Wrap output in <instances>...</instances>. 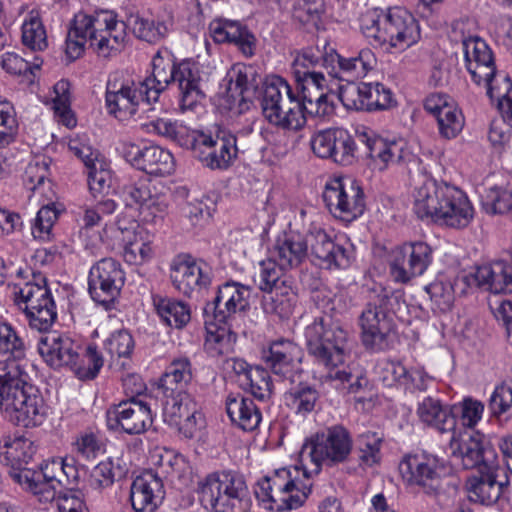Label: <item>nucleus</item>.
Masks as SVG:
<instances>
[{
	"mask_svg": "<svg viewBox=\"0 0 512 512\" xmlns=\"http://www.w3.org/2000/svg\"><path fill=\"white\" fill-rule=\"evenodd\" d=\"M236 141L235 135L225 131L215 136L197 132L190 149L205 167L225 170L237 158Z\"/></svg>",
	"mask_w": 512,
	"mask_h": 512,
	"instance_id": "2eb2a0df",
	"label": "nucleus"
},
{
	"mask_svg": "<svg viewBox=\"0 0 512 512\" xmlns=\"http://www.w3.org/2000/svg\"><path fill=\"white\" fill-rule=\"evenodd\" d=\"M298 295L290 283L280 285L272 292L263 296L261 304L268 314L277 315L280 318H289L295 311Z\"/></svg>",
	"mask_w": 512,
	"mask_h": 512,
	"instance_id": "49530a36",
	"label": "nucleus"
},
{
	"mask_svg": "<svg viewBox=\"0 0 512 512\" xmlns=\"http://www.w3.org/2000/svg\"><path fill=\"white\" fill-rule=\"evenodd\" d=\"M199 500L212 512H245L249 505L247 485L241 475L223 470L199 480Z\"/></svg>",
	"mask_w": 512,
	"mask_h": 512,
	"instance_id": "1a4fd4ad",
	"label": "nucleus"
},
{
	"mask_svg": "<svg viewBox=\"0 0 512 512\" xmlns=\"http://www.w3.org/2000/svg\"><path fill=\"white\" fill-rule=\"evenodd\" d=\"M22 43L32 51H43L48 47L47 33L39 12L31 10L25 17L22 27Z\"/></svg>",
	"mask_w": 512,
	"mask_h": 512,
	"instance_id": "864d4df0",
	"label": "nucleus"
},
{
	"mask_svg": "<svg viewBox=\"0 0 512 512\" xmlns=\"http://www.w3.org/2000/svg\"><path fill=\"white\" fill-rule=\"evenodd\" d=\"M226 411L231 422L244 431L255 430L262 420V414L254 401L241 394L227 396Z\"/></svg>",
	"mask_w": 512,
	"mask_h": 512,
	"instance_id": "ea45409f",
	"label": "nucleus"
},
{
	"mask_svg": "<svg viewBox=\"0 0 512 512\" xmlns=\"http://www.w3.org/2000/svg\"><path fill=\"white\" fill-rule=\"evenodd\" d=\"M38 352L47 366L61 371L64 367V334L52 331L41 337Z\"/></svg>",
	"mask_w": 512,
	"mask_h": 512,
	"instance_id": "5fc2aeb1",
	"label": "nucleus"
},
{
	"mask_svg": "<svg viewBox=\"0 0 512 512\" xmlns=\"http://www.w3.org/2000/svg\"><path fill=\"white\" fill-rule=\"evenodd\" d=\"M66 356V366L82 381L95 379L104 365V359L94 345L78 346L76 351L66 349Z\"/></svg>",
	"mask_w": 512,
	"mask_h": 512,
	"instance_id": "58836bf2",
	"label": "nucleus"
},
{
	"mask_svg": "<svg viewBox=\"0 0 512 512\" xmlns=\"http://www.w3.org/2000/svg\"><path fill=\"white\" fill-rule=\"evenodd\" d=\"M126 25L113 11H101L96 16L82 12L72 19L66 34V60L81 58L87 41L93 52L103 59L116 57L125 47Z\"/></svg>",
	"mask_w": 512,
	"mask_h": 512,
	"instance_id": "7ed1b4c3",
	"label": "nucleus"
},
{
	"mask_svg": "<svg viewBox=\"0 0 512 512\" xmlns=\"http://www.w3.org/2000/svg\"><path fill=\"white\" fill-rule=\"evenodd\" d=\"M129 205H136L142 222L159 224L168 214L169 199L146 180H139L123 188Z\"/></svg>",
	"mask_w": 512,
	"mask_h": 512,
	"instance_id": "6ab92c4d",
	"label": "nucleus"
},
{
	"mask_svg": "<svg viewBox=\"0 0 512 512\" xmlns=\"http://www.w3.org/2000/svg\"><path fill=\"white\" fill-rule=\"evenodd\" d=\"M251 288L239 282H226L219 286L214 298L204 308V317L221 323L229 320L238 312L249 307Z\"/></svg>",
	"mask_w": 512,
	"mask_h": 512,
	"instance_id": "5701e85b",
	"label": "nucleus"
},
{
	"mask_svg": "<svg viewBox=\"0 0 512 512\" xmlns=\"http://www.w3.org/2000/svg\"><path fill=\"white\" fill-rule=\"evenodd\" d=\"M161 479L151 471L137 476L132 482L130 500L136 512H154L163 498Z\"/></svg>",
	"mask_w": 512,
	"mask_h": 512,
	"instance_id": "72a5a7b5",
	"label": "nucleus"
},
{
	"mask_svg": "<svg viewBox=\"0 0 512 512\" xmlns=\"http://www.w3.org/2000/svg\"><path fill=\"white\" fill-rule=\"evenodd\" d=\"M352 447L349 431L341 425H334L307 438L300 456L303 462L310 461L313 464L309 474H318L323 465L333 467L346 462Z\"/></svg>",
	"mask_w": 512,
	"mask_h": 512,
	"instance_id": "9b49d317",
	"label": "nucleus"
},
{
	"mask_svg": "<svg viewBox=\"0 0 512 512\" xmlns=\"http://www.w3.org/2000/svg\"><path fill=\"white\" fill-rule=\"evenodd\" d=\"M170 83L178 86V107L181 113H196L203 108L206 94L202 88L199 64L192 60L176 63L172 54L159 50L152 59V75L141 82L146 101L158 102Z\"/></svg>",
	"mask_w": 512,
	"mask_h": 512,
	"instance_id": "f03ea898",
	"label": "nucleus"
},
{
	"mask_svg": "<svg viewBox=\"0 0 512 512\" xmlns=\"http://www.w3.org/2000/svg\"><path fill=\"white\" fill-rule=\"evenodd\" d=\"M123 22L137 39L150 44L164 40L172 25L163 17L139 11H130Z\"/></svg>",
	"mask_w": 512,
	"mask_h": 512,
	"instance_id": "2f4dec72",
	"label": "nucleus"
},
{
	"mask_svg": "<svg viewBox=\"0 0 512 512\" xmlns=\"http://www.w3.org/2000/svg\"><path fill=\"white\" fill-rule=\"evenodd\" d=\"M365 211V194L362 186L354 179H347V190L341 208L339 219L351 222L360 217Z\"/></svg>",
	"mask_w": 512,
	"mask_h": 512,
	"instance_id": "680f3d73",
	"label": "nucleus"
},
{
	"mask_svg": "<svg viewBox=\"0 0 512 512\" xmlns=\"http://www.w3.org/2000/svg\"><path fill=\"white\" fill-rule=\"evenodd\" d=\"M5 389L2 409L16 426L35 428L43 424L47 410L42 396L27 382L28 374L21 364L5 361Z\"/></svg>",
	"mask_w": 512,
	"mask_h": 512,
	"instance_id": "423d86ee",
	"label": "nucleus"
},
{
	"mask_svg": "<svg viewBox=\"0 0 512 512\" xmlns=\"http://www.w3.org/2000/svg\"><path fill=\"white\" fill-rule=\"evenodd\" d=\"M339 99L348 110H384L393 104L391 90L378 82L342 86Z\"/></svg>",
	"mask_w": 512,
	"mask_h": 512,
	"instance_id": "b1692460",
	"label": "nucleus"
},
{
	"mask_svg": "<svg viewBox=\"0 0 512 512\" xmlns=\"http://www.w3.org/2000/svg\"><path fill=\"white\" fill-rule=\"evenodd\" d=\"M123 154L133 166L152 176H168L175 170L173 155L157 145L140 147L133 143L124 144Z\"/></svg>",
	"mask_w": 512,
	"mask_h": 512,
	"instance_id": "393cba45",
	"label": "nucleus"
},
{
	"mask_svg": "<svg viewBox=\"0 0 512 512\" xmlns=\"http://www.w3.org/2000/svg\"><path fill=\"white\" fill-rule=\"evenodd\" d=\"M84 166L88 170L90 191L94 195L108 193L113 181L110 163L101 155L97 160H93L92 163Z\"/></svg>",
	"mask_w": 512,
	"mask_h": 512,
	"instance_id": "052dcab7",
	"label": "nucleus"
},
{
	"mask_svg": "<svg viewBox=\"0 0 512 512\" xmlns=\"http://www.w3.org/2000/svg\"><path fill=\"white\" fill-rule=\"evenodd\" d=\"M398 292L383 288L373 295L359 316L361 341L373 352L388 350L396 336L394 314L400 305Z\"/></svg>",
	"mask_w": 512,
	"mask_h": 512,
	"instance_id": "0eeeda50",
	"label": "nucleus"
},
{
	"mask_svg": "<svg viewBox=\"0 0 512 512\" xmlns=\"http://www.w3.org/2000/svg\"><path fill=\"white\" fill-rule=\"evenodd\" d=\"M324 69L334 79L346 81L348 85L362 79L377 66L375 53L369 48L361 49L356 56L344 57L331 49L323 58Z\"/></svg>",
	"mask_w": 512,
	"mask_h": 512,
	"instance_id": "4be33fe9",
	"label": "nucleus"
},
{
	"mask_svg": "<svg viewBox=\"0 0 512 512\" xmlns=\"http://www.w3.org/2000/svg\"><path fill=\"white\" fill-rule=\"evenodd\" d=\"M135 223L131 227H123L117 222L116 233L121 234L123 243V258L126 263L140 265L152 258L153 248L147 232L142 228L135 230Z\"/></svg>",
	"mask_w": 512,
	"mask_h": 512,
	"instance_id": "e433bc0d",
	"label": "nucleus"
},
{
	"mask_svg": "<svg viewBox=\"0 0 512 512\" xmlns=\"http://www.w3.org/2000/svg\"><path fill=\"white\" fill-rule=\"evenodd\" d=\"M110 430H121L129 435L144 433L153 422L149 405L136 397L121 401L106 413Z\"/></svg>",
	"mask_w": 512,
	"mask_h": 512,
	"instance_id": "412c9836",
	"label": "nucleus"
},
{
	"mask_svg": "<svg viewBox=\"0 0 512 512\" xmlns=\"http://www.w3.org/2000/svg\"><path fill=\"white\" fill-rule=\"evenodd\" d=\"M152 301L158 316L167 326L182 329L190 322L191 309L187 303L160 295H154Z\"/></svg>",
	"mask_w": 512,
	"mask_h": 512,
	"instance_id": "a18cd8bd",
	"label": "nucleus"
},
{
	"mask_svg": "<svg viewBox=\"0 0 512 512\" xmlns=\"http://www.w3.org/2000/svg\"><path fill=\"white\" fill-rule=\"evenodd\" d=\"M347 179L349 177L338 176L327 180L322 193L324 204L328 211L335 217L342 216L341 208L347 190Z\"/></svg>",
	"mask_w": 512,
	"mask_h": 512,
	"instance_id": "e2e57ef3",
	"label": "nucleus"
},
{
	"mask_svg": "<svg viewBox=\"0 0 512 512\" xmlns=\"http://www.w3.org/2000/svg\"><path fill=\"white\" fill-rule=\"evenodd\" d=\"M413 211L421 220H430L451 228H464L473 218V207L466 194L445 182L438 183L429 174L411 175Z\"/></svg>",
	"mask_w": 512,
	"mask_h": 512,
	"instance_id": "f257e3e1",
	"label": "nucleus"
},
{
	"mask_svg": "<svg viewBox=\"0 0 512 512\" xmlns=\"http://www.w3.org/2000/svg\"><path fill=\"white\" fill-rule=\"evenodd\" d=\"M298 96L305 108L306 114L325 117L333 113V104L328 100V83L324 73L295 79Z\"/></svg>",
	"mask_w": 512,
	"mask_h": 512,
	"instance_id": "c756f323",
	"label": "nucleus"
},
{
	"mask_svg": "<svg viewBox=\"0 0 512 512\" xmlns=\"http://www.w3.org/2000/svg\"><path fill=\"white\" fill-rule=\"evenodd\" d=\"M261 107L265 119L279 128L298 130L306 122L303 103L288 82L280 76L266 81Z\"/></svg>",
	"mask_w": 512,
	"mask_h": 512,
	"instance_id": "9d476101",
	"label": "nucleus"
},
{
	"mask_svg": "<svg viewBox=\"0 0 512 512\" xmlns=\"http://www.w3.org/2000/svg\"><path fill=\"white\" fill-rule=\"evenodd\" d=\"M270 255L278 261L281 268L298 267L307 257V241L299 233H284L276 239Z\"/></svg>",
	"mask_w": 512,
	"mask_h": 512,
	"instance_id": "4c0bfd02",
	"label": "nucleus"
},
{
	"mask_svg": "<svg viewBox=\"0 0 512 512\" xmlns=\"http://www.w3.org/2000/svg\"><path fill=\"white\" fill-rule=\"evenodd\" d=\"M206 339L205 349L212 357L228 355L233 351L236 334L232 332L228 322L221 323L205 317Z\"/></svg>",
	"mask_w": 512,
	"mask_h": 512,
	"instance_id": "79ce46f5",
	"label": "nucleus"
},
{
	"mask_svg": "<svg viewBox=\"0 0 512 512\" xmlns=\"http://www.w3.org/2000/svg\"><path fill=\"white\" fill-rule=\"evenodd\" d=\"M488 454H492V451L483 447L479 436H469L467 439H462L457 450L453 451V456L461 459L463 468L472 469L477 467L478 471L485 470V463L495 462L494 459L488 458Z\"/></svg>",
	"mask_w": 512,
	"mask_h": 512,
	"instance_id": "8fccbe9b",
	"label": "nucleus"
},
{
	"mask_svg": "<svg viewBox=\"0 0 512 512\" xmlns=\"http://www.w3.org/2000/svg\"><path fill=\"white\" fill-rule=\"evenodd\" d=\"M145 87L141 82L124 80L120 75H111L106 85L105 103L107 111L119 121H127L134 117L138 110L149 111L145 108L153 102L146 101Z\"/></svg>",
	"mask_w": 512,
	"mask_h": 512,
	"instance_id": "4468645a",
	"label": "nucleus"
},
{
	"mask_svg": "<svg viewBox=\"0 0 512 512\" xmlns=\"http://www.w3.org/2000/svg\"><path fill=\"white\" fill-rule=\"evenodd\" d=\"M286 268H281L278 261L269 254V257L262 260L259 263V272L255 277V283L258 288L264 292H272L277 287L284 284L290 283L285 277H283V271Z\"/></svg>",
	"mask_w": 512,
	"mask_h": 512,
	"instance_id": "bf43d9fd",
	"label": "nucleus"
},
{
	"mask_svg": "<svg viewBox=\"0 0 512 512\" xmlns=\"http://www.w3.org/2000/svg\"><path fill=\"white\" fill-rule=\"evenodd\" d=\"M302 348L291 340L278 339L272 341L268 347L263 348L261 358L276 376L284 381L294 383L303 374L301 362Z\"/></svg>",
	"mask_w": 512,
	"mask_h": 512,
	"instance_id": "a211bd4d",
	"label": "nucleus"
},
{
	"mask_svg": "<svg viewBox=\"0 0 512 512\" xmlns=\"http://www.w3.org/2000/svg\"><path fill=\"white\" fill-rule=\"evenodd\" d=\"M500 472L502 470L498 464L491 462L485 463V470L477 471L476 474L468 477L465 489L469 500L487 506L494 504L508 484L506 477L505 481L498 479Z\"/></svg>",
	"mask_w": 512,
	"mask_h": 512,
	"instance_id": "cd10ccee",
	"label": "nucleus"
},
{
	"mask_svg": "<svg viewBox=\"0 0 512 512\" xmlns=\"http://www.w3.org/2000/svg\"><path fill=\"white\" fill-rule=\"evenodd\" d=\"M465 66L473 82L481 85L495 76L496 65L493 52L488 44L479 37H469L462 41Z\"/></svg>",
	"mask_w": 512,
	"mask_h": 512,
	"instance_id": "c85d7f7f",
	"label": "nucleus"
},
{
	"mask_svg": "<svg viewBox=\"0 0 512 512\" xmlns=\"http://www.w3.org/2000/svg\"><path fill=\"white\" fill-rule=\"evenodd\" d=\"M432 248L425 242H406L391 252L390 274L394 281L408 283L421 276L432 263Z\"/></svg>",
	"mask_w": 512,
	"mask_h": 512,
	"instance_id": "dca6fc26",
	"label": "nucleus"
},
{
	"mask_svg": "<svg viewBox=\"0 0 512 512\" xmlns=\"http://www.w3.org/2000/svg\"><path fill=\"white\" fill-rule=\"evenodd\" d=\"M290 384L291 387L284 393V403L296 415L306 417L314 411L320 398L319 391L314 385L300 379Z\"/></svg>",
	"mask_w": 512,
	"mask_h": 512,
	"instance_id": "37998d69",
	"label": "nucleus"
},
{
	"mask_svg": "<svg viewBox=\"0 0 512 512\" xmlns=\"http://www.w3.org/2000/svg\"><path fill=\"white\" fill-rule=\"evenodd\" d=\"M209 33L216 43H231L250 57L254 54V36L238 21L215 19L209 24Z\"/></svg>",
	"mask_w": 512,
	"mask_h": 512,
	"instance_id": "c9c22d12",
	"label": "nucleus"
},
{
	"mask_svg": "<svg viewBox=\"0 0 512 512\" xmlns=\"http://www.w3.org/2000/svg\"><path fill=\"white\" fill-rule=\"evenodd\" d=\"M375 372L378 379L387 387L407 384V368L400 361L381 360L377 363Z\"/></svg>",
	"mask_w": 512,
	"mask_h": 512,
	"instance_id": "774afa93",
	"label": "nucleus"
},
{
	"mask_svg": "<svg viewBox=\"0 0 512 512\" xmlns=\"http://www.w3.org/2000/svg\"><path fill=\"white\" fill-rule=\"evenodd\" d=\"M85 475L86 470L84 467L66 463V479L69 485L66 486V506L68 505V512H88L83 499V493L78 487L82 477Z\"/></svg>",
	"mask_w": 512,
	"mask_h": 512,
	"instance_id": "13d9d810",
	"label": "nucleus"
},
{
	"mask_svg": "<svg viewBox=\"0 0 512 512\" xmlns=\"http://www.w3.org/2000/svg\"><path fill=\"white\" fill-rule=\"evenodd\" d=\"M360 29L370 44L389 52L404 51L421 37L417 19L401 7L367 10L360 17Z\"/></svg>",
	"mask_w": 512,
	"mask_h": 512,
	"instance_id": "39448f33",
	"label": "nucleus"
},
{
	"mask_svg": "<svg viewBox=\"0 0 512 512\" xmlns=\"http://www.w3.org/2000/svg\"><path fill=\"white\" fill-rule=\"evenodd\" d=\"M301 471L297 466L281 468L273 475L258 482L256 497L269 503V509L284 511L297 509L303 505L311 492L310 474L306 468L302 470L304 479H299Z\"/></svg>",
	"mask_w": 512,
	"mask_h": 512,
	"instance_id": "6e6552de",
	"label": "nucleus"
},
{
	"mask_svg": "<svg viewBox=\"0 0 512 512\" xmlns=\"http://www.w3.org/2000/svg\"><path fill=\"white\" fill-rule=\"evenodd\" d=\"M241 386L259 400L269 399L272 395V381L267 369L254 367L249 371Z\"/></svg>",
	"mask_w": 512,
	"mask_h": 512,
	"instance_id": "0e129e2a",
	"label": "nucleus"
},
{
	"mask_svg": "<svg viewBox=\"0 0 512 512\" xmlns=\"http://www.w3.org/2000/svg\"><path fill=\"white\" fill-rule=\"evenodd\" d=\"M357 139L365 145L367 155L379 161V169H385L389 165L416 163L418 160L403 139L388 141L366 128L357 131Z\"/></svg>",
	"mask_w": 512,
	"mask_h": 512,
	"instance_id": "aec40b11",
	"label": "nucleus"
},
{
	"mask_svg": "<svg viewBox=\"0 0 512 512\" xmlns=\"http://www.w3.org/2000/svg\"><path fill=\"white\" fill-rule=\"evenodd\" d=\"M323 58L319 52L315 53L312 49H305L298 53L293 60L291 72L295 79L313 76V74L323 73L317 70L318 67L324 68Z\"/></svg>",
	"mask_w": 512,
	"mask_h": 512,
	"instance_id": "338daca9",
	"label": "nucleus"
},
{
	"mask_svg": "<svg viewBox=\"0 0 512 512\" xmlns=\"http://www.w3.org/2000/svg\"><path fill=\"white\" fill-rule=\"evenodd\" d=\"M491 101L497 102L501 115L512 127V82L508 75L495 72L488 82H482Z\"/></svg>",
	"mask_w": 512,
	"mask_h": 512,
	"instance_id": "09e8293b",
	"label": "nucleus"
},
{
	"mask_svg": "<svg viewBox=\"0 0 512 512\" xmlns=\"http://www.w3.org/2000/svg\"><path fill=\"white\" fill-rule=\"evenodd\" d=\"M27 343L16 328L4 319H0V355L8 356L4 361H14L26 357Z\"/></svg>",
	"mask_w": 512,
	"mask_h": 512,
	"instance_id": "3c124183",
	"label": "nucleus"
},
{
	"mask_svg": "<svg viewBox=\"0 0 512 512\" xmlns=\"http://www.w3.org/2000/svg\"><path fill=\"white\" fill-rule=\"evenodd\" d=\"M419 420L437 431L444 433L455 428L451 415V406H444L440 400L431 396L425 397L417 408Z\"/></svg>",
	"mask_w": 512,
	"mask_h": 512,
	"instance_id": "a19ab883",
	"label": "nucleus"
},
{
	"mask_svg": "<svg viewBox=\"0 0 512 512\" xmlns=\"http://www.w3.org/2000/svg\"><path fill=\"white\" fill-rule=\"evenodd\" d=\"M3 455L8 463L19 469V472L26 469L24 466L30 463L37 451L34 442L24 436L8 438L3 445Z\"/></svg>",
	"mask_w": 512,
	"mask_h": 512,
	"instance_id": "603ef678",
	"label": "nucleus"
},
{
	"mask_svg": "<svg viewBox=\"0 0 512 512\" xmlns=\"http://www.w3.org/2000/svg\"><path fill=\"white\" fill-rule=\"evenodd\" d=\"M305 240L307 241V248L310 247L311 254L316 260V264L321 268L345 269L350 266L353 259L352 250L335 242L324 230L310 231Z\"/></svg>",
	"mask_w": 512,
	"mask_h": 512,
	"instance_id": "a878e982",
	"label": "nucleus"
},
{
	"mask_svg": "<svg viewBox=\"0 0 512 512\" xmlns=\"http://www.w3.org/2000/svg\"><path fill=\"white\" fill-rule=\"evenodd\" d=\"M307 350L318 364L328 369L327 378L335 388L355 393L360 388V378L344 367L339 369L346 358L348 332L330 316L316 318L305 328Z\"/></svg>",
	"mask_w": 512,
	"mask_h": 512,
	"instance_id": "20e7f679",
	"label": "nucleus"
},
{
	"mask_svg": "<svg viewBox=\"0 0 512 512\" xmlns=\"http://www.w3.org/2000/svg\"><path fill=\"white\" fill-rule=\"evenodd\" d=\"M382 437L376 432L367 431L356 439L355 453L359 466L373 467L381 461Z\"/></svg>",
	"mask_w": 512,
	"mask_h": 512,
	"instance_id": "4d7b16f0",
	"label": "nucleus"
},
{
	"mask_svg": "<svg viewBox=\"0 0 512 512\" xmlns=\"http://www.w3.org/2000/svg\"><path fill=\"white\" fill-rule=\"evenodd\" d=\"M150 131L165 137L178 145L191 148L196 131H190L186 126L170 119L158 118L149 124Z\"/></svg>",
	"mask_w": 512,
	"mask_h": 512,
	"instance_id": "6e6d98bb",
	"label": "nucleus"
},
{
	"mask_svg": "<svg viewBox=\"0 0 512 512\" xmlns=\"http://www.w3.org/2000/svg\"><path fill=\"white\" fill-rule=\"evenodd\" d=\"M42 474L35 470L24 469L13 474V478L25 489L37 495L41 502H52L56 498L60 500L61 491H57L61 486L55 482L42 478Z\"/></svg>",
	"mask_w": 512,
	"mask_h": 512,
	"instance_id": "de8ad7c7",
	"label": "nucleus"
},
{
	"mask_svg": "<svg viewBox=\"0 0 512 512\" xmlns=\"http://www.w3.org/2000/svg\"><path fill=\"white\" fill-rule=\"evenodd\" d=\"M170 278L174 287L187 296L196 289L206 288L211 282L207 266L196 261H175Z\"/></svg>",
	"mask_w": 512,
	"mask_h": 512,
	"instance_id": "f704fd0d",
	"label": "nucleus"
},
{
	"mask_svg": "<svg viewBox=\"0 0 512 512\" xmlns=\"http://www.w3.org/2000/svg\"><path fill=\"white\" fill-rule=\"evenodd\" d=\"M14 302L27 320L28 326L39 332H48L57 319L56 305L46 278L33 274V280L23 286L15 285Z\"/></svg>",
	"mask_w": 512,
	"mask_h": 512,
	"instance_id": "f8f14e48",
	"label": "nucleus"
},
{
	"mask_svg": "<svg viewBox=\"0 0 512 512\" xmlns=\"http://www.w3.org/2000/svg\"><path fill=\"white\" fill-rule=\"evenodd\" d=\"M164 420L176 427L186 438H192L201 414L193 397L186 391L166 395Z\"/></svg>",
	"mask_w": 512,
	"mask_h": 512,
	"instance_id": "bb28decb",
	"label": "nucleus"
},
{
	"mask_svg": "<svg viewBox=\"0 0 512 512\" xmlns=\"http://www.w3.org/2000/svg\"><path fill=\"white\" fill-rule=\"evenodd\" d=\"M436 120L439 135L446 140L456 138L465 124L464 116L456 104L448 109L444 108Z\"/></svg>",
	"mask_w": 512,
	"mask_h": 512,
	"instance_id": "69168bd1",
	"label": "nucleus"
},
{
	"mask_svg": "<svg viewBox=\"0 0 512 512\" xmlns=\"http://www.w3.org/2000/svg\"><path fill=\"white\" fill-rule=\"evenodd\" d=\"M193 378V368L191 361L186 356L174 358L166 367L165 372L160 378V388L165 395L173 394L178 391H185Z\"/></svg>",
	"mask_w": 512,
	"mask_h": 512,
	"instance_id": "c03bdc74",
	"label": "nucleus"
},
{
	"mask_svg": "<svg viewBox=\"0 0 512 512\" xmlns=\"http://www.w3.org/2000/svg\"><path fill=\"white\" fill-rule=\"evenodd\" d=\"M465 279L468 285L494 294L512 293V267L503 261L477 266Z\"/></svg>",
	"mask_w": 512,
	"mask_h": 512,
	"instance_id": "7c9ffc66",
	"label": "nucleus"
},
{
	"mask_svg": "<svg viewBox=\"0 0 512 512\" xmlns=\"http://www.w3.org/2000/svg\"><path fill=\"white\" fill-rule=\"evenodd\" d=\"M227 82V96L231 104L237 106L239 112L250 108L256 93L257 84L251 67L234 65L225 77Z\"/></svg>",
	"mask_w": 512,
	"mask_h": 512,
	"instance_id": "473e14b6",
	"label": "nucleus"
},
{
	"mask_svg": "<svg viewBox=\"0 0 512 512\" xmlns=\"http://www.w3.org/2000/svg\"><path fill=\"white\" fill-rule=\"evenodd\" d=\"M399 469L408 485L416 486L430 496L440 493L443 480L449 472L444 459L427 453L405 457Z\"/></svg>",
	"mask_w": 512,
	"mask_h": 512,
	"instance_id": "ddd939ff",
	"label": "nucleus"
},
{
	"mask_svg": "<svg viewBox=\"0 0 512 512\" xmlns=\"http://www.w3.org/2000/svg\"><path fill=\"white\" fill-rule=\"evenodd\" d=\"M125 282V274L119 262L113 258H103L89 271V293L92 299L110 308L119 296Z\"/></svg>",
	"mask_w": 512,
	"mask_h": 512,
	"instance_id": "f3484780",
	"label": "nucleus"
}]
</instances>
